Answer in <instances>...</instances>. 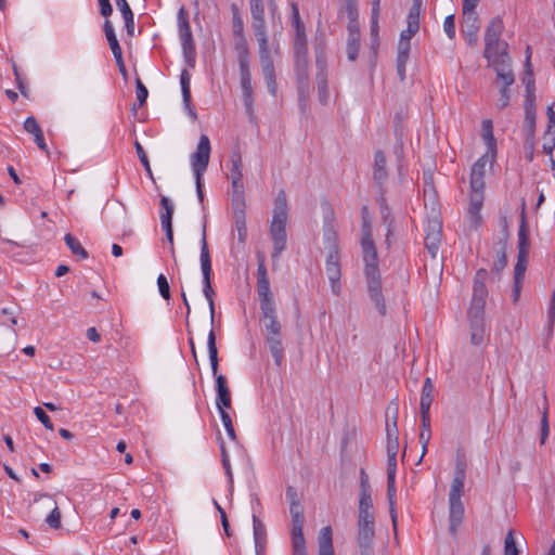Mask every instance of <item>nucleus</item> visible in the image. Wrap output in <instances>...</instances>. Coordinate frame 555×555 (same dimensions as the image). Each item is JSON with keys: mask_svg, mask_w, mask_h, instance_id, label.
Segmentation results:
<instances>
[{"mask_svg": "<svg viewBox=\"0 0 555 555\" xmlns=\"http://www.w3.org/2000/svg\"><path fill=\"white\" fill-rule=\"evenodd\" d=\"M362 259L364 263V276L366 289L371 300L380 315L386 314V304L383 295L382 276L378 266V255L372 237L370 227L364 224L361 238Z\"/></svg>", "mask_w": 555, "mask_h": 555, "instance_id": "1", "label": "nucleus"}, {"mask_svg": "<svg viewBox=\"0 0 555 555\" xmlns=\"http://www.w3.org/2000/svg\"><path fill=\"white\" fill-rule=\"evenodd\" d=\"M504 30V24L500 16L491 20L485 34L483 56L488 60L489 66L494 70L500 65H506L511 68V57L508 55V44L501 40V34Z\"/></svg>", "mask_w": 555, "mask_h": 555, "instance_id": "2", "label": "nucleus"}, {"mask_svg": "<svg viewBox=\"0 0 555 555\" xmlns=\"http://www.w3.org/2000/svg\"><path fill=\"white\" fill-rule=\"evenodd\" d=\"M288 220L287 197L284 190H280L274 199L273 215L270 223V237L273 244L272 259H278L286 248V223Z\"/></svg>", "mask_w": 555, "mask_h": 555, "instance_id": "3", "label": "nucleus"}, {"mask_svg": "<svg viewBox=\"0 0 555 555\" xmlns=\"http://www.w3.org/2000/svg\"><path fill=\"white\" fill-rule=\"evenodd\" d=\"M207 348H208L211 372L216 379V391H217L216 405H217V409H218V411L231 409V406H232L231 392H230V388L228 386L227 378H225V376L218 374L219 360H218V349L216 346V334H215L214 327H211V330L208 333Z\"/></svg>", "mask_w": 555, "mask_h": 555, "instance_id": "4", "label": "nucleus"}, {"mask_svg": "<svg viewBox=\"0 0 555 555\" xmlns=\"http://www.w3.org/2000/svg\"><path fill=\"white\" fill-rule=\"evenodd\" d=\"M199 260H201V269H202V274H203V294L208 301L209 312H210V323H211V326H214V322H215V301H214L215 291L211 286L212 270H211L210 253H209L207 238H206V221L204 222V225H203Z\"/></svg>", "mask_w": 555, "mask_h": 555, "instance_id": "5", "label": "nucleus"}, {"mask_svg": "<svg viewBox=\"0 0 555 555\" xmlns=\"http://www.w3.org/2000/svg\"><path fill=\"white\" fill-rule=\"evenodd\" d=\"M308 46H294V70L300 101H305L310 91Z\"/></svg>", "mask_w": 555, "mask_h": 555, "instance_id": "6", "label": "nucleus"}, {"mask_svg": "<svg viewBox=\"0 0 555 555\" xmlns=\"http://www.w3.org/2000/svg\"><path fill=\"white\" fill-rule=\"evenodd\" d=\"M259 44V63L261 67L262 75L264 77L266 86L268 92L275 96L278 93V82L275 76L274 62L271 54V50L269 48L268 38H259L257 39Z\"/></svg>", "mask_w": 555, "mask_h": 555, "instance_id": "7", "label": "nucleus"}, {"mask_svg": "<svg viewBox=\"0 0 555 555\" xmlns=\"http://www.w3.org/2000/svg\"><path fill=\"white\" fill-rule=\"evenodd\" d=\"M178 26L183 55L186 62L193 66L195 61V44L189 23V13L183 5L178 12Z\"/></svg>", "mask_w": 555, "mask_h": 555, "instance_id": "8", "label": "nucleus"}, {"mask_svg": "<svg viewBox=\"0 0 555 555\" xmlns=\"http://www.w3.org/2000/svg\"><path fill=\"white\" fill-rule=\"evenodd\" d=\"M260 301V321L263 324V336L282 334V324L278 318L274 298Z\"/></svg>", "mask_w": 555, "mask_h": 555, "instance_id": "9", "label": "nucleus"}, {"mask_svg": "<svg viewBox=\"0 0 555 555\" xmlns=\"http://www.w3.org/2000/svg\"><path fill=\"white\" fill-rule=\"evenodd\" d=\"M231 168L229 179L232 184V202H241L245 199V190L243 182V162L240 150L232 151Z\"/></svg>", "mask_w": 555, "mask_h": 555, "instance_id": "10", "label": "nucleus"}, {"mask_svg": "<svg viewBox=\"0 0 555 555\" xmlns=\"http://www.w3.org/2000/svg\"><path fill=\"white\" fill-rule=\"evenodd\" d=\"M487 280L488 271L486 269H479L475 274L473 296L468 312L485 313L486 298L488 296V289L486 287Z\"/></svg>", "mask_w": 555, "mask_h": 555, "instance_id": "11", "label": "nucleus"}, {"mask_svg": "<svg viewBox=\"0 0 555 555\" xmlns=\"http://www.w3.org/2000/svg\"><path fill=\"white\" fill-rule=\"evenodd\" d=\"M210 152V140L206 134H202L196 151L191 155V166L194 176H203L205 173L209 165Z\"/></svg>", "mask_w": 555, "mask_h": 555, "instance_id": "12", "label": "nucleus"}, {"mask_svg": "<svg viewBox=\"0 0 555 555\" xmlns=\"http://www.w3.org/2000/svg\"><path fill=\"white\" fill-rule=\"evenodd\" d=\"M375 535L374 518H358V532L356 537L360 555H371Z\"/></svg>", "mask_w": 555, "mask_h": 555, "instance_id": "13", "label": "nucleus"}, {"mask_svg": "<svg viewBox=\"0 0 555 555\" xmlns=\"http://www.w3.org/2000/svg\"><path fill=\"white\" fill-rule=\"evenodd\" d=\"M325 271L331 283L332 293L335 296H339L341 294V269L339 250H336L335 248L328 250L325 261Z\"/></svg>", "mask_w": 555, "mask_h": 555, "instance_id": "14", "label": "nucleus"}, {"mask_svg": "<svg viewBox=\"0 0 555 555\" xmlns=\"http://www.w3.org/2000/svg\"><path fill=\"white\" fill-rule=\"evenodd\" d=\"M495 73L498 78L503 82L502 87L500 88V98L498 100L496 106L500 109H503L509 105V86L515 82V77L512 68H507L506 65L498 66Z\"/></svg>", "mask_w": 555, "mask_h": 555, "instance_id": "15", "label": "nucleus"}, {"mask_svg": "<svg viewBox=\"0 0 555 555\" xmlns=\"http://www.w3.org/2000/svg\"><path fill=\"white\" fill-rule=\"evenodd\" d=\"M421 4L422 2H414L411 7L406 18V29L401 31L398 44L404 42L411 48L410 40L420 29Z\"/></svg>", "mask_w": 555, "mask_h": 555, "instance_id": "16", "label": "nucleus"}, {"mask_svg": "<svg viewBox=\"0 0 555 555\" xmlns=\"http://www.w3.org/2000/svg\"><path fill=\"white\" fill-rule=\"evenodd\" d=\"M487 155L480 157L472 167L470 170V194L485 195V175L487 165Z\"/></svg>", "mask_w": 555, "mask_h": 555, "instance_id": "17", "label": "nucleus"}, {"mask_svg": "<svg viewBox=\"0 0 555 555\" xmlns=\"http://www.w3.org/2000/svg\"><path fill=\"white\" fill-rule=\"evenodd\" d=\"M425 231V247L433 257H436L441 242V224L437 220H430L428 221Z\"/></svg>", "mask_w": 555, "mask_h": 555, "instance_id": "18", "label": "nucleus"}, {"mask_svg": "<svg viewBox=\"0 0 555 555\" xmlns=\"http://www.w3.org/2000/svg\"><path fill=\"white\" fill-rule=\"evenodd\" d=\"M257 292L259 300L274 298L270 289V282L267 273V267L263 255H258Z\"/></svg>", "mask_w": 555, "mask_h": 555, "instance_id": "19", "label": "nucleus"}, {"mask_svg": "<svg viewBox=\"0 0 555 555\" xmlns=\"http://www.w3.org/2000/svg\"><path fill=\"white\" fill-rule=\"evenodd\" d=\"M465 477V463L457 459L454 476L451 482V489L449 492V500H462V495L464 493Z\"/></svg>", "mask_w": 555, "mask_h": 555, "instance_id": "20", "label": "nucleus"}, {"mask_svg": "<svg viewBox=\"0 0 555 555\" xmlns=\"http://www.w3.org/2000/svg\"><path fill=\"white\" fill-rule=\"evenodd\" d=\"M232 206L234 224L237 231V240L241 244H244L247 238L245 199H242L241 202H232Z\"/></svg>", "mask_w": 555, "mask_h": 555, "instance_id": "21", "label": "nucleus"}, {"mask_svg": "<svg viewBox=\"0 0 555 555\" xmlns=\"http://www.w3.org/2000/svg\"><path fill=\"white\" fill-rule=\"evenodd\" d=\"M507 237H508V233L505 228L503 236L500 237L499 241L495 242L493 245V250L495 253L496 259L494 260V262L492 264V272H494L498 275H500V273L507 266V256H506Z\"/></svg>", "mask_w": 555, "mask_h": 555, "instance_id": "22", "label": "nucleus"}, {"mask_svg": "<svg viewBox=\"0 0 555 555\" xmlns=\"http://www.w3.org/2000/svg\"><path fill=\"white\" fill-rule=\"evenodd\" d=\"M485 195L469 194V205L467 218L472 229L477 230L482 224V216L480 210L483 205Z\"/></svg>", "mask_w": 555, "mask_h": 555, "instance_id": "23", "label": "nucleus"}, {"mask_svg": "<svg viewBox=\"0 0 555 555\" xmlns=\"http://www.w3.org/2000/svg\"><path fill=\"white\" fill-rule=\"evenodd\" d=\"M254 34L257 39L268 38L266 31L263 2H254L250 8Z\"/></svg>", "mask_w": 555, "mask_h": 555, "instance_id": "24", "label": "nucleus"}, {"mask_svg": "<svg viewBox=\"0 0 555 555\" xmlns=\"http://www.w3.org/2000/svg\"><path fill=\"white\" fill-rule=\"evenodd\" d=\"M469 326H470V341L475 346H479L482 344L485 338V323H483V314L485 313H470L467 312Z\"/></svg>", "mask_w": 555, "mask_h": 555, "instance_id": "25", "label": "nucleus"}, {"mask_svg": "<svg viewBox=\"0 0 555 555\" xmlns=\"http://www.w3.org/2000/svg\"><path fill=\"white\" fill-rule=\"evenodd\" d=\"M396 472L397 468H387V498L389 502V514L395 529L398 518L396 507Z\"/></svg>", "mask_w": 555, "mask_h": 555, "instance_id": "26", "label": "nucleus"}, {"mask_svg": "<svg viewBox=\"0 0 555 555\" xmlns=\"http://www.w3.org/2000/svg\"><path fill=\"white\" fill-rule=\"evenodd\" d=\"M253 534L256 555H264L267 546V529L264 524L255 514L253 515Z\"/></svg>", "mask_w": 555, "mask_h": 555, "instance_id": "27", "label": "nucleus"}, {"mask_svg": "<svg viewBox=\"0 0 555 555\" xmlns=\"http://www.w3.org/2000/svg\"><path fill=\"white\" fill-rule=\"evenodd\" d=\"M464 518V505L462 500H449V531L456 535L457 529Z\"/></svg>", "mask_w": 555, "mask_h": 555, "instance_id": "28", "label": "nucleus"}, {"mask_svg": "<svg viewBox=\"0 0 555 555\" xmlns=\"http://www.w3.org/2000/svg\"><path fill=\"white\" fill-rule=\"evenodd\" d=\"M529 227L526 218V204L522 202L520 224L518 230V255H529Z\"/></svg>", "mask_w": 555, "mask_h": 555, "instance_id": "29", "label": "nucleus"}, {"mask_svg": "<svg viewBox=\"0 0 555 555\" xmlns=\"http://www.w3.org/2000/svg\"><path fill=\"white\" fill-rule=\"evenodd\" d=\"M264 341L274 359L276 366H281L284 360L283 334L264 336Z\"/></svg>", "mask_w": 555, "mask_h": 555, "instance_id": "30", "label": "nucleus"}, {"mask_svg": "<svg viewBox=\"0 0 555 555\" xmlns=\"http://www.w3.org/2000/svg\"><path fill=\"white\" fill-rule=\"evenodd\" d=\"M386 158L382 151H377L374 157L373 179L378 188H382L387 180Z\"/></svg>", "mask_w": 555, "mask_h": 555, "instance_id": "31", "label": "nucleus"}, {"mask_svg": "<svg viewBox=\"0 0 555 555\" xmlns=\"http://www.w3.org/2000/svg\"><path fill=\"white\" fill-rule=\"evenodd\" d=\"M334 212L331 210L330 216L325 217L324 221V228H323V238L325 244L327 245L328 250H332L335 248L336 250H339L338 244H337V232L335 229V223L333 219Z\"/></svg>", "mask_w": 555, "mask_h": 555, "instance_id": "32", "label": "nucleus"}, {"mask_svg": "<svg viewBox=\"0 0 555 555\" xmlns=\"http://www.w3.org/2000/svg\"><path fill=\"white\" fill-rule=\"evenodd\" d=\"M293 25L295 28L294 46H308L304 22L295 2L292 3Z\"/></svg>", "mask_w": 555, "mask_h": 555, "instance_id": "33", "label": "nucleus"}, {"mask_svg": "<svg viewBox=\"0 0 555 555\" xmlns=\"http://www.w3.org/2000/svg\"><path fill=\"white\" fill-rule=\"evenodd\" d=\"M435 386L430 377H427L423 384L421 400H420V412L429 413L431 403L434 401Z\"/></svg>", "mask_w": 555, "mask_h": 555, "instance_id": "34", "label": "nucleus"}, {"mask_svg": "<svg viewBox=\"0 0 555 555\" xmlns=\"http://www.w3.org/2000/svg\"><path fill=\"white\" fill-rule=\"evenodd\" d=\"M304 527L292 526L291 542L293 555H307L306 540L302 532Z\"/></svg>", "mask_w": 555, "mask_h": 555, "instance_id": "35", "label": "nucleus"}, {"mask_svg": "<svg viewBox=\"0 0 555 555\" xmlns=\"http://www.w3.org/2000/svg\"><path fill=\"white\" fill-rule=\"evenodd\" d=\"M319 555H335L333 547L332 528L323 527L320 530L319 538Z\"/></svg>", "mask_w": 555, "mask_h": 555, "instance_id": "36", "label": "nucleus"}, {"mask_svg": "<svg viewBox=\"0 0 555 555\" xmlns=\"http://www.w3.org/2000/svg\"><path fill=\"white\" fill-rule=\"evenodd\" d=\"M477 2H463V21L470 33L478 29V15L476 13Z\"/></svg>", "mask_w": 555, "mask_h": 555, "instance_id": "37", "label": "nucleus"}, {"mask_svg": "<svg viewBox=\"0 0 555 555\" xmlns=\"http://www.w3.org/2000/svg\"><path fill=\"white\" fill-rule=\"evenodd\" d=\"M371 491H360L358 518H374Z\"/></svg>", "mask_w": 555, "mask_h": 555, "instance_id": "38", "label": "nucleus"}, {"mask_svg": "<svg viewBox=\"0 0 555 555\" xmlns=\"http://www.w3.org/2000/svg\"><path fill=\"white\" fill-rule=\"evenodd\" d=\"M191 75L186 69H183L180 74V85H181V91H182V99L185 107L189 108L190 114L192 116H195V113L191 108Z\"/></svg>", "mask_w": 555, "mask_h": 555, "instance_id": "39", "label": "nucleus"}, {"mask_svg": "<svg viewBox=\"0 0 555 555\" xmlns=\"http://www.w3.org/2000/svg\"><path fill=\"white\" fill-rule=\"evenodd\" d=\"M241 87L243 92V100L246 111L251 113L254 105V92L251 86V77H241Z\"/></svg>", "mask_w": 555, "mask_h": 555, "instance_id": "40", "label": "nucleus"}, {"mask_svg": "<svg viewBox=\"0 0 555 555\" xmlns=\"http://www.w3.org/2000/svg\"><path fill=\"white\" fill-rule=\"evenodd\" d=\"M64 241H65L67 247L70 249L73 255L78 256L81 259L88 258V256H89L88 251L82 247L79 240L76 238L74 235H72L70 233H67L64 236Z\"/></svg>", "mask_w": 555, "mask_h": 555, "instance_id": "41", "label": "nucleus"}, {"mask_svg": "<svg viewBox=\"0 0 555 555\" xmlns=\"http://www.w3.org/2000/svg\"><path fill=\"white\" fill-rule=\"evenodd\" d=\"M164 212L160 214L162 227L172 225L173 205L166 196L160 197L159 202Z\"/></svg>", "mask_w": 555, "mask_h": 555, "instance_id": "42", "label": "nucleus"}, {"mask_svg": "<svg viewBox=\"0 0 555 555\" xmlns=\"http://www.w3.org/2000/svg\"><path fill=\"white\" fill-rule=\"evenodd\" d=\"M318 94L321 104L326 105L330 98L327 73L317 74Z\"/></svg>", "mask_w": 555, "mask_h": 555, "instance_id": "43", "label": "nucleus"}, {"mask_svg": "<svg viewBox=\"0 0 555 555\" xmlns=\"http://www.w3.org/2000/svg\"><path fill=\"white\" fill-rule=\"evenodd\" d=\"M314 55H315V65L318 68V74L327 73V61H326V51L325 44L323 42H319L314 46Z\"/></svg>", "mask_w": 555, "mask_h": 555, "instance_id": "44", "label": "nucleus"}, {"mask_svg": "<svg viewBox=\"0 0 555 555\" xmlns=\"http://www.w3.org/2000/svg\"><path fill=\"white\" fill-rule=\"evenodd\" d=\"M104 31H105V36H106V39L108 41V44H109V48H111L113 54H117V53L119 54V52H122V50L119 46V42L117 40L115 30L113 28V25L108 20H106L104 23Z\"/></svg>", "mask_w": 555, "mask_h": 555, "instance_id": "45", "label": "nucleus"}, {"mask_svg": "<svg viewBox=\"0 0 555 555\" xmlns=\"http://www.w3.org/2000/svg\"><path fill=\"white\" fill-rule=\"evenodd\" d=\"M398 439L387 440V468H397Z\"/></svg>", "mask_w": 555, "mask_h": 555, "instance_id": "46", "label": "nucleus"}, {"mask_svg": "<svg viewBox=\"0 0 555 555\" xmlns=\"http://www.w3.org/2000/svg\"><path fill=\"white\" fill-rule=\"evenodd\" d=\"M524 83L526 86V92H534L535 83L533 73L530 63V47H527V60H526V76L524 77Z\"/></svg>", "mask_w": 555, "mask_h": 555, "instance_id": "47", "label": "nucleus"}, {"mask_svg": "<svg viewBox=\"0 0 555 555\" xmlns=\"http://www.w3.org/2000/svg\"><path fill=\"white\" fill-rule=\"evenodd\" d=\"M528 263V255H518L514 268V280L522 282Z\"/></svg>", "mask_w": 555, "mask_h": 555, "instance_id": "48", "label": "nucleus"}, {"mask_svg": "<svg viewBox=\"0 0 555 555\" xmlns=\"http://www.w3.org/2000/svg\"><path fill=\"white\" fill-rule=\"evenodd\" d=\"M360 49V37L348 36L346 52L350 61H356Z\"/></svg>", "mask_w": 555, "mask_h": 555, "instance_id": "49", "label": "nucleus"}, {"mask_svg": "<svg viewBox=\"0 0 555 555\" xmlns=\"http://www.w3.org/2000/svg\"><path fill=\"white\" fill-rule=\"evenodd\" d=\"M219 414L224 426V429L228 434V437L231 440L236 441V434L230 414L227 412V410L219 411Z\"/></svg>", "mask_w": 555, "mask_h": 555, "instance_id": "50", "label": "nucleus"}, {"mask_svg": "<svg viewBox=\"0 0 555 555\" xmlns=\"http://www.w3.org/2000/svg\"><path fill=\"white\" fill-rule=\"evenodd\" d=\"M519 551L514 539V530H509L504 540V555H518Z\"/></svg>", "mask_w": 555, "mask_h": 555, "instance_id": "51", "label": "nucleus"}, {"mask_svg": "<svg viewBox=\"0 0 555 555\" xmlns=\"http://www.w3.org/2000/svg\"><path fill=\"white\" fill-rule=\"evenodd\" d=\"M286 498L289 502V511L304 508L302 505L300 504V500L298 498V493L295 487L288 486L286 488Z\"/></svg>", "mask_w": 555, "mask_h": 555, "instance_id": "52", "label": "nucleus"}, {"mask_svg": "<svg viewBox=\"0 0 555 555\" xmlns=\"http://www.w3.org/2000/svg\"><path fill=\"white\" fill-rule=\"evenodd\" d=\"M112 208L115 212V217L112 220L114 223H125L127 221V209L126 206L120 203L116 202L114 205H112Z\"/></svg>", "mask_w": 555, "mask_h": 555, "instance_id": "53", "label": "nucleus"}, {"mask_svg": "<svg viewBox=\"0 0 555 555\" xmlns=\"http://www.w3.org/2000/svg\"><path fill=\"white\" fill-rule=\"evenodd\" d=\"M397 406L395 408V415L392 417V422L390 423L389 418L387 417L386 421V434H387V440L388 439H398L399 431L397 426Z\"/></svg>", "mask_w": 555, "mask_h": 555, "instance_id": "54", "label": "nucleus"}, {"mask_svg": "<svg viewBox=\"0 0 555 555\" xmlns=\"http://www.w3.org/2000/svg\"><path fill=\"white\" fill-rule=\"evenodd\" d=\"M134 147H135L139 159H140L141 164L143 165L145 171L147 172V175L150 177H152V169H151L150 162H149V158L146 156V153H145L143 146L138 141H135Z\"/></svg>", "mask_w": 555, "mask_h": 555, "instance_id": "55", "label": "nucleus"}, {"mask_svg": "<svg viewBox=\"0 0 555 555\" xmlns=\"http://www.w3.org/2000/svg\"><path fill=\"white\" fill-rule=\"evenodd\" d=\"M157 285H158V291H159L160 296L165 300H169L170 299V286L167 281V278L164 274L158 275Z\"/></svg>", "mask_w": 555, "mask_h": 555, "instance_id": "56", "label": "nucleus"}, {"mask_svg": "<svg viewBox=\"0 0 555 555\" xmlns=\"http://www.w3.org/2000/svg\"><path fill=\"white\" fill-rule=\"evenodd\" d=\"M61 517L60 508L55 506L46 518V521L52 529H59L61 528Z\"/></svg>", "mask_w": 555, "mask_h": 555, "instance_id": "57", "label": "nucleus"}, {"mask_svg": "<svg viewBox=\"0 0 555 555\" xmlns=\"http://www.w3.org/2000/svg\"><path fill=\"white\" fill-rule=\"evenodd\" d=\"M482 137L487 141L488 145L494 144L493 126L490 119L482 121Z\"/></svg>", "mask_w": 555, "mask_h": 555, "instance_id": "58", "label": "nucleus"}, {"mask_svg": "<svg viewBox=\"0 0 555 555\" xmlns=\"http://www.w3.org/2000/svg\"><path fill=\"white\" fill-rule=\"evenodd\" d=\"M550 427H548V417H547V409L544 408V411L542 413L541 417V435H540V443L544 444L546 441V438L548 437Z\"/></svg>", "mask_w": 555, "mask_h": 555, "instance_id": "59", "label": "nucleus"}, {"mask_svg": "<svg viewBox=\"0 0 555 555\" xmlns=\"http://www.w3.org/2000/svg\"><path fill=\"white\" fill-rule=\"evenodd\" d=\"M34 413L36 415V417L42 423V425L49 429V430H53V424L49 417V415L44 412V410L40 406H36L34 409Z\"/></svg>", "mask_w": 555, "mask_h": 555, "instance_id": "60", "label": "nucleus"}, {"mask_svg": "<svg viewBox=\"0 0 555 555\" xmlns=\"http://www.w3.org/2000/svg\"><path fill=\"white\" fill-rule=\"evenodd\" d=\"M135 87H137V90H135L137 101L139 103V106H142L146 102L149 91L139 78L135 81Z\"/></svg>", "mask_w": 555, "mask_h": 555, "instance_id": "61", "label": "nucleus"}, {"mask_svg": "<svg viewBox=\"0 0 555 555\" xmlns=\"http://www.w3.org/2000/svg\"><path fill=\"white\" fill-rule=\"evenodd\" d=\"M24 129L33 135L42 131L37 119L34 116H29L25 119Z\"/></svg>", "mask_w": 555, "mask_h": 555, "instance_id": "62", "label": "nucleus"}, {"mask_svg": "<svg viewBox=\"0 0 555 555\" xmlns=\"http://www.w3.org/2000/svg\"><path fill=\"white\" fill-rule=\"evenodd\" d=\"M410 50L411 48L406 46V43L404 42L398 44L397 64L406 65L410 55Z\"/></svg>", "mask_w": 555, "mask_h": 555, "instance_id": "63", "label": "nucleus"}, {"mask_svg": "<svg viewBox=\"0 0 555 555\" xmlns=\"http://www.w3.org/2000/svg\"><path fill=\"white\" fill-rule=\"evenodd\" d=\"M117 4L119 5L125 24H131V26H134L133 13L129 7V2H117Z\"/></svg>", "mask_w": 555, "mask_h": 555, "instance_id": "64", "label": "nucleus"}]
</instances>
